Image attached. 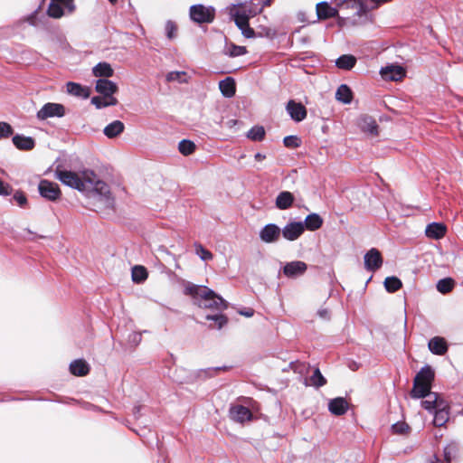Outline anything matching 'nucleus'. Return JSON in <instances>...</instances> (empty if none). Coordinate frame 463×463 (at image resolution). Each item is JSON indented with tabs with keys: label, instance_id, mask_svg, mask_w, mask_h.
Returning <instances> with one entry per match:
<instances>
[{
	"label": "nucleus",
	"instance_id": "29",
	"mask_svg": "<svg viewBox=\"0 0 463 463\" xmlns=\"http://www.w3.org/2000/svg\"><path fill=\"white\" fill-rule=\"evenodd\" d=\"M305 229L314 232L320 229L323 225V219L317 213H310L305 218Z\"/></svg>",
	"mask_w": 463,
	"mask_h": 463
},
{
	"label": "nucleus",
	"instance_id": "27",
	"mask_svg": "<svg viewBox=\"0 0 463 463\" xmlns=\"http://www.w3.org/2000/svg\"><path fill=\"white\" fill-rule=\"evenodd\" d=\"M70 372L75 376H85L90 373V366L85 360L78 359L70 364Z\"/></svg>",
	"mask_w": 463,
	"mask_h": 463
},
{
	"label": "nucleus",
	"instance_id": "42",
	"mask_svg": "<svg viewBox=\"0 0 463 463\" xmlns=\"http://www.w3.org/2000/svg\"><path fill=\"white\" fill-rule=\"evenodd\" d=\"M392 432L399 435H407L409 434L411 428L410 426L404 422V421H399L394 423L392 426Z\"/></svg>",
	"mask_w": 463,
	"mask_h": 463
},
{
	"label": "nucleus",
	"instance_id": "41",
	"mask_svg": "<svg viewBox=\"0 0 463 463\" xmlns=\"http://www.w3.org/2000/svg\"><path fill=\"white\" fill-rule=\"evenodd\" d=\"M247 137L253 141H261L265 137V129L263 127L255 126L249 130Z\"/></svg>",
	"mask_w": 463,
	"mask_h": 463
},
{
	"label": "nucleus",
	"instance_id": "15",
	"mask_svg": "<svg viewBox=\"0 0 463 463\" xmlns=\"http://www.w3.org/2000/svg\"><path fill=\"white\" fill-rule=\"evenodd\" d=\"M380 73L384 80L397 81L405 77L406 71L402 66L390 65L382 68Z\"/></svg>",
	"mask_w": 463,
	"mask_h": 463
},
{
	"label": "nucleus",
	"instance_id": "3",
	"mask_svg": "<svg viewBox=\"0 0 463 463\" xmlns=\"http://www.w3.org/2000/svg\"><path fill=\"white\" fill-rule=\"evenodd\" d=\"M435 378V373L430 365L421 368L413 380V387L410 395L413 399L426 398L431 392V384Z\"/></svg>",
	"mask_w": 463,
	"mask_h": 463
},
{
	"label": "nucleus",
	"instance_id": "37",
	"mask_svg": "<svg viewBox=\"0 0 463 463\" xmlns=\"http://www.w3.org/2000/svg\"><path fill=\"white\" fill-rule=\"evenodd\" d=\"M384 287L388 292L394 293L402 287V283L397 277H387L384 280Z\"/></svg>",
	"mask_w": 463,
	"mask_h": 463
},
{
	"label": "nucleus",
	"instance_id": "9",
	"mask_svg": "<svg viewBox=\"0 0 463 463\" xmlns=\"http://www.w3.org/2000/svg\"><path fill=\"white\" fill-rule=\"evenodd\" d=\"M230 418L239 423H244L252 420L251 411L243 405H232L229 411Z\"/></svg>",
	"mask_w": 463,
	"mask_h": 463
},
{
	"label": "nucleus",
	"instance_id": "43",
	"mask_svg": "<svg viewBox=\"0 0 463 463\" xmlns=\"http://www.w3.org/2000/svg\"><path fill=\"white\" fill-rule=\"evenodd\" d=\"M228 53L231 57H237L247 53V49L245 46H238L232 43L229 46Z\"/></svg>",
	"mask_w": 463,
	"mask_h": 463
},
{
	"label": "nucleus",
	"instance_id": "38",
	"mask_svg": "<svg viewBox=\"0 0 463 463\" xmlns=\"http://www.w3.org/2000/svg\"><path fill=\"white\" fill-rule=\"evenodd\" d=\"M455 282L451 278H445L437 283V289L442 294H448L454 288Z\"/></svg>",
	"mask_w": 463,
	"mask_h": 463
},
{
	"label": "nucleus",
	"instance_id": "47",
	"mask_svg": "<svg viewBox=\"0 0 463 463\" xmlns=\"http://www.w3.org/2000/svg\"><path fill=\"white\" fill-rule=\"evenodd\" d=\"M195 251L203 260L213 259L212 252L204 249L201 244H195Z\"/></svg>",
	"mask_w": 463,
	"mask_h": 463
},
{
	"label": "nucleus",
	"instance_id": "32",
	"mask_svg": "<svg viewBox=\"0 0 463 463\" xmlns=\"http://www.w3.org/2000/svg\"><path fill=\"white\" fill-rule=\"evenodd\" d=\"M92 72L95 77H112L114 74V71L110 64L108 62H99L98 63L92 70Z\"/></svg>",
	"mask_w": 463,
	"mask_h": 463
},
{
	"label": "nucleus",
	"instance_id": "22",
	"mask_svg": "<svg viewBox=\"0 0 463 463\" xmlns=\"http://www.w3.org/2000/svg\"><path fill=\"white\" fill-rule=\"evenodd\" d=\"M295 201V197L292 193L288 191L280 192L275 201V205L279 210H287L290 208Z\"/></svg>",
	"mask_w": 463,
	"mask_h": 463
},
{
	"label": "nucleus",
	"instance_id": "53",
	"mask_svg": "<svg viewBox=\"0 0 463 463\" xmlns=\"http://www.w3.org/2000/svg\"><path fill=\"white\" fill-rule=\"evenodd\" d=\"M12 191L11 185L0 179V195H9L12 194Z\"/></svg>",
	"mask_w": 463,
	"mask_h": 463
},
{
	"label": "nucleus",
	"instance_id": "55",
	"mask_svg": "<svg viewBox=\"0 0 463 463\" xmlns=\"http://www.w3.org/2000/svg\"><path fill=\"white\" fill-rule=\"evenodd\" d=\"M241 30L242 32V34L246 38H251V37H253L255 35V32H254V30L251 27H250V24H248L247 27L241 28Z\"/></svg>",
	"mask_w": 463,
	"mask_h": 463
},
{
	"label": "nucleus",
	"instance_id": "25",
	"mask_svg": "<svg viewBox=\"0 0 463 463\" xmlns=\"http://www.w3.org/2000/svg\"><path fill=\"white\" fill-rule=\"evenodd\" d=\"M67 91L71 95L87 99L90 95V90L88 87H83L79 83L70 81L66 84Z\"/></svg>",
	"mask_w": 463,
	"mask_h": 463
},
{
	"label": "nucleus",
	"instance_id": "56",
	"mask_svg": "<svg viewBox=\"0 0 463 463\" xmlns=\"http://www.w3.org/2000/svg\"><path fill=\"white\" fill-rule=\"evenodd\" d=\"M240 314L246 317H250L253 316L254 314V310L252 308H248L247 310H241L240 311Z\"/></svg>",
	"mask_w": 463,
	"mask_h": 463
},
{
	"label": "nucleus",
	"instance_id": "2",
	"mask_svg": "<svg viewBox=\"0 0 463 463\" xmlns=\"http://www.w3.org/2000/svg\"><path fill=\"white\" fill-rule=\"evenodd\" d=\"M54 175L63 184L77 189L80 192H87L88 187L92 185L94 172L86 170L80 175L72 171L61 169L59 165L54 171Z\"/></svg>",
	"mask_w": 463,
	"mask_h": 463
},
{
	"label": "nucleus",
	"instance_id": "19",
	"mask_svg": "<svg viewBox=\"0 0 463 463\" xmlns=\"http://www.w3.org/2000/svg\"><path fill=\"white\" fill-rule=\"evenodd\" d=\"M316 9L319 20L334 18L338 14V10L332 7L327 2L318 3Z\"/></svg>",
	"mask_w": 463,
	"mask_h": 463
},
{
	"label": "nucleus",
	"instance_id": "34",
	"mask_svg": "<svg viewBox=\"0 0 463 463\" xmlns=\"http://www.w3.org/2000/svg\"><path fill=\"white\" fill-rule=\"evenodd\" d=\"M131 277L135 283H142L147 279L148 271L142 265H135L131 269Z\"/></svg>",
	"mask_w": 463,
	"mask_h": 463
},
{
	"label": "nucleus",
	"instance_id": "12",
	"mask_svg": "<svg viewBox=\"0 0 463 463\" xmlns=\"http://www.w3.org/2000/svg\"><path fill=\"white\" fill-rule=\"evenodd\" d=\"M287 110L291 118L297 122H300L307 118V109L302 103L289 100L287 104Z\"/></svg>",
	"mask_w": 463,
	"mask_h": 463
},
{
	"label": "nucleus",
	"instance_id": "45",
	"mask_svg": "<svg viewBox=\"0 0 463 463\" xmlns=\"http://www.w3.org/2000/svg\"><path fill=\"white\" fill-rule=\"evenodd\" d=\"M284 146L288 148H297L299 146V138L296 136H288L283 139Z\"/></svg>",
	"mask_w": 463,
	"mask_h": 463
},
{
	"label": "nucleus",
	"instance_id": "60",
	"mask_svg": "<svg viewBox=\"0 0 463 463\" xmlns=\"http://www.w3.org/2000/svg\"><path fill=\"white\" fill-rule=\"evenodd\" d=\"M444 454L446 463H450V453L448 451V449H445Z\"/></svg>",
	"mask_w": 463,
	"mask_h": 463
},
{
	"label": "nucleus",
	"instance_id": "59",
	"mask_svg": "<svg viewBox=\"0 0 463 463\" xmlns=\"http://www.w3.org/2000/svg\"><path fill=\"white\" fill-rule=\"evenodd\" d=\"M318 314L323 318H327L328 317V311L326 309L320 310L318 312Z\"/></svg>",
	"mask_w": 463,
	"mask_h": 463
},
{
	"label": "nucleus",
	"instance_id": "8",
	"mask_svg": "<svg viewBox=\"0 0 463 463\" xmlns=\"http://www.w3.org/2000/svg\"><path fill=\"white\" fill-rule=\"evenodd\" d=\"M87 192H93L104 199L106 204L110 205L113 203L110 189L108 184L99 180L97 175L94 173L92 179V185L88 187Z\"/></svg>",
	"mask_w": 463,
	"mask_h": 463
},
{
	"label": "nucleus",
	"instance_id": "46",
	"mask_svg": "<svg viewBox=\"0 0 463 463\" xmlns=\"http://www.w3.org/2000/svg\"><path fill=\"white\" fill-rule=\"evenodd\" d=\"M364 260H383L382 253L379 250L372 248L365 253Z\"/></svg>",
	"mask_w": 463,
	"mask_h": 463
},
{
	"label": "nucleus",
	"instance_id": "26",
	"mask_svg": "<svg viewBox=\"0 0 463 463\" xmlns=\"http://www.w3.org/2000/svg\"><path fill=\"white\" fill-rule=\"evenodd\" d=\"M13 143L15 146V147L18 148L19 150L25 151L32 150L35 146L33 138L30 137H24L22 135H15L13 137Z\"/></svg>",
	"mask_w": 463,
	"mask_h": 463
},
{
	"label": "nucleus",
	"instance_id": "49",
	"mask_svg": "<svg viewBox=\"0 0 463 463\" xmlns=\"http://www.w3.org/2000/svg\"><path fill=\"white\" fill-rule=\"evenodd\" d=\"M165 31L167 38L172 40L176 36L177 25L174 22L168 21L165 24Z\"/></svg>",
	"mask_w": 463,
	"mask_h": 463
},
{
	"label": "nucleus",
	"instance_id": "36",
	"mask_svg": "<svg viewBox=\"0 0 463 463\" xmlns=\"http://www.w3.org/2000/svg\"><path fill=\"white\" fill-rule=\"evenodd\" d=\"M118 103V99L110 98L106 99L104 96H94L91 99V104H93L97 109H102L109 106H115Z\"/></svg>",
	"mask_w": 463,
	"mask_h": 463
},
{
	"label": "nucleus",
	"instance_id": "14",
	"mask_svg": "<svg viewBox=\"0 0 463 463\" xmlns=\"http://www.w3.org/2000/svg\"><path fill=\"white\" fill-rule=\"evenodd\" d=\"M281 230L279 226L273 223L267 224L264 226L260 232V237L261 241L270 243L278 241L280 237Z\"/></svg>",
	"mask_w": 463,
	"mask_h": 463
},
{
	"label": "nucleus",
	"instance_id": "23",
	"mask_svg": "<svg viewBox=\"0 0 463 463\" xmlns=\"http://www.w3.org/2000/svg\"><path fill=\"white\" fill-rule=\"evenodd\" d=\"M219 89L226 98H232L236 92V83L233 78L227 77L219 82Z\"/></svg>",
	"mask_w": 463,
	"mask_h": 463
},
{
	"label": "nucleus",
	"instance_id": "50",
	"mask_svg": "<svg viewBox=\"0 0 463 463\" xmlns=\"http://www.w3.org/2000/svg\"><path fill=\"white\" fill-rule=\"evenodd\" d=\"M185 75H186V73L184 71H172L167 74L166 80L168 81L177 80L180 82H184L185 80L183 79V77H184Z\"/></svg>",
	"mask_w": 463,
	"mask_h": 463
},
{
	"label": "nucleus",
	"instance_id": "40",
	"mask_svg": "<svg viewBox=\"0 0 463 463\" xmlns=\"http://www.w3.org/2000/svg\"><path fill=\"white\" fill-rule=\"evenodd\" d=\"M195 144L187 139H183L179 142L178 149L179 152L184 156H189L195 151Z\"/></svg>",
	"mask_w": 463,
	"mask_h": 463
},
{
	"label": "nucleus",
	"instance_id": "63",
	"mask_svg": "<svg viewBox=\"0 0 463 463\" xmlns=\"http://www.w3.org/2000/svg\"><path fill=\"white\" fill-rule=\"evenodd\" d=\"M462 252H463V250H462Z\"/></svg>",
	"mask_w": 463,
	"mask_h": 463
},
{
	"label": "nucleus",
	"instance_id": "20",
	"mask_svg": "<svg viewBox=\"0 0 463 463\" xmlns=\"http://www.w3.org/2000/svg\"><path fill=\"white\" fill-rule=\"evenodd\" d=\"M430 351L437 355H443L448 351V344L443 337L434 336L429 341Z\"/></svg>",
	"mask_w": 463,
	"mask_h": 463
},
{
	"label": "nucleus",
	"instance_id": "31",
	"mask_svg": "<svg viewBox=\"0 0 463 463\" xmlns=\"http://www.w3.org/2000/svg\"><path fill=\"white\" fill-rule=\"evenodd\" d=\"M335 64L341 70L349 71L356 64V58L351 54H344L336 60Z\"/></svg>",
	"mask_w": 463,
	"mask_h": 463
},
{
	"label": "nucleus",
	"instance_id": "6",
	"mask_svg": "<svg viewBox=\"0 0 463 463\" xmlns=\"http://www.w3.org/2000/svg\"><path fill=\"white\" fill-rule=\"evenodd\" d=\"M38 190L41 196L52 202L58 201L61 196V191L59 185L47 179L40 181Z\"/></svg>",
	"mask_w": 463,
	"mask_h": 463
},
{
	"label": "nucleus",
	"instance_id": "39",
	"mask_svg": "<svg viewBox=\"0 0 463 463\" xmlns=\"http://www.w3.org/2000/svg\"><path fill=\"white\" fill-rule=\"evenodd\" d=\"M47 14L52 18L59 19L63 16L64 10L62 6L58 5V3L52 2L51 0V3L49 4L47 8Z\"/></svg>",
	"mask_w": 463,
	"mask_h": 463
},
{
	"label": "nucleus",
	"instance_id": "16",
	"mask_svg": "<svg viewBox=\"0 0 463 463\" xmlns=\"http://www.w3.org/2000/svg\"><path fill=\"white\" fill-rule=\"evenodd\" d=\"M307 270L306 262H287L283 267V273L288 278H297Z\"/></svg>",
	"mask_w": 463,
	"mask_h": 463
},
{
	"label": "nucleus",
	"instance_id": "44",
	"mask_svg": "<svg viewBox=\"0 0 463 463\" xmlns=\"http://www.w3.org/2000/svg\"><path fill=\"white\" fill-rule=\"evenodd\" d=\"M207 320H214L217 323V327L221 329L223 326H225L228 323V317L223 314H218V315H208L206 316Z\"/></svg>",
	"mask_w": 463,
	"mask_h": 463
},
{
	"label": "nucleus",
	"instance_id": "58",
	"mask_svg": "<svg viewBox=\"0 0 463 463\" xmlns=\"http://www.w3.org/2000/svg\"><path fill=\"white\" fill-rule=\"evenodd\" d=\"M254 157L257 161H262L266 158V156L261 153H257Z\"/></svg>",
	"mask_w": 463,
	"mask_h": 463
},
{
	"label": "nucleus",
	"instance_id": "57",
	"mask_svg": "<svg viewBox=\"0 0 463 463\" xmlns=\"http://www.w3.org/2000/svg\"><path fill=\"white\" fill-rule=\"evenodd\" d=\"M370 1L373 2V4H375L376 6H379L381 5L392 2V0H370Z\"/></svg>",
	"mask_w": 463,
	"mask_h": 463
},
{
	"label": "nucleus",
	"instance_id": "62",
	"mask_svg": "<svg viewBox=\"0 0 463 463\" xmlns=\"http://www.w3.org/2000/svg\"><path fill=\"white\" fill-rule=\"evenodd\" d=\"M109 3H111L112 5L116 4L118 2V0H109Z\"/></svg>",
	"mask_w": 463,
	"mask_h": 463
},
{
	"label": "nucleus",
	"instance_id": "61",
	"mask_svg": "<svg viewBox=\"0 0 463 463\" xmlns=\"http://www.w3.org/2000/svg\"><path fill=\"white\" fill-rule=\"evenodd\" d=\"M260 1L262 3V7L269 6L271 5V3L273 2V0H260Z\"/></svg>",
	"mask_w": 463,
	"mask_h": 463
},
{
	"label": "nucleus",
	"instance_id": "4",
	"mask_svg": "<svg viewBox=\"0 0 463 463\" xmlns=\"http://www.w3.org/2000/svg\"><path fill=\"white\" fill-rule=\"evenodd\" d=\"M190 18L197 24H210L215 18V9L203 5H194L189 10Z\"/></svg>",
	"mask_w": 463,
	"mask_h": 463
},
{
	"label": "nucleus",
	"instance_id": "7",
	"mask_svg": "<svg viewBox=\"0 0 463 463\" xmlns=\"http://www.w3.org/2000/svg\"><path fill=\"white\" fill-rule=\"evenodd\" d=\"M65 115V108L62 104L48 102L37 112V118L45 120L49 118H61Z\"/></svg>",
	"mask_w": 463,
	"mask_h": 463
},
{
	"label": "nucleus",
	"instance_id": "24",
	"mask_svg": "<svg viewBox=\"0 0 463 463\" xmlns=\"http://www.w3.org/2000/svg\"><path fill=\"white\" fill-rule=\"evenodd\" d=\"M428 399L421 402V406L430 411H432L433 410L439 409V404L441 402H447L443 398L440 397V395L438 392H430V394L427 395Z\"/></svg>",
	"mask_w": 463,
	"mask_h": 463
},
{
	"label": "nucleus",
	"instance_id": "33",
	"mask_svg": "<svg viewBox=\"0 0 463 463\" xmlns=\"http://www.w3.org/2000/svg\"><path fill=\"white\" fill-rule=\"evenodd\" d=\"M327 383L326 379L322 375L320 370L316 368L314 370L313 374L309 377V379L306 380V385H311L316 388H320L326 385Z\"/></svg>",
	"mask_w": 463,
	"mask_h": 463
},
{
	"label": "nucleus",
	"instance_id": "28",
	"mask_svg": "<svg viewBox=\"0 0 463 463\" xmlns=\"http://www.w3.org/2000/svg\"><path fill=\"white\" fill-rule=\"evenodd\" d=\"M125 129V125L120 120H114L105 127L103 132L109 138H114L119 136Z\"/></svg>",
	"mask_w": 463,
	"mask_h": 463
},
{
	"label": "nucleus",
	"instance_id": "5",
	"mask_svg": "<svg viewBox=\"0 0 463 463\" xmlns=\"http://www.w3.org/2000/svg\"><path fill=\"white\" fill-rule=\"evenodd\" d=\"M337 5L345 12L346 18L361 17L367 13V6L364 0H338Z\"/></svg>",
	"mask_w": 463,
	"mask_h": 463
},
{
	"label": "nucleus",
	"instance_id": "35",
	"mask_svg": "<svg viewBox=\"0 0 463 463\" xmlns=\"http://www.w3.org/2000/svg\"><path fill=\"white\" fill-rule=\"evenodd\" d=\"M256 14V12L250 11V14H246L245 11L240 12L237 11L235 14H233V19L236 24V25L241 29L244 27H247L249 24V20L250 16H253Z\"/></svg>",
	"mask_w": 463,
	"mask_h": 463
},
{
	"label": "nucleus",
	"instance_id": "52",
	"mask_svg": "<svg viewBox=\"0 0 463 463\" xmlns=\"http://www.w3.org/2000/svg\"><path fill=\"white\" fill-rule=\"evenodd\" d=\"M52 2L58 3L61 6H63L68 10L69 13H72L75 10L74 0H52Z\"/></svg>",
	"mask_w": 463,
	"mask_h": 463
},
{
	"label": "nucleus",
	"instance_id": "18",
	"mask_svg": "<svg viewBox=\"0 0 463 463\" xmlns=\"http://www.w3.org/2000/svg\"><path fill=\"white\" fill-rule=\"evenodd\" d=\"M358 125L364 132H368L373 136L378 135V125L373 117L362 115L358 119Z\"/></svg>",
	"mask_w": 463,
	"mask_h": 463
},
{
	"label": "nucleus",
	"instance_id": "10",
	"mask_svg": "<svg viewBox=\"0 0 463 463\" xmlns=\"http://www.w3.org/2000/svg\"><path fill=\"white\" fill-rule=\"evenodd\" d=\"M304 232L305 226L301 222H291L281 230V234L286 240L292 241L298 239Z\"/></svg>",
	"mask_w": 463,
	"mask_h": 463
},
{
	"label": "nucleus",
	"instance_id": "48",
	"mask_svg": "<svg viewBox=\"0 0 463 463\" xmlns=\"http://www.w3.org/2000/svg\"><path fill=\"white\" fill-rule=\"evenodd\" d=\"M13 128L10 124L6 122H0V138L9 137L13 135Z\"/></svg>",
	"mask_w": 463,
	"mask_h": 463
},
{
	"label": "nucleus",
	"instance_id": "51",
	"mask_svg": "<svg viewBox=\"0 0 463 463\" xmlns=\"http://www.w3.org/2000/svg\"><path fill=\"white\" fill-rule=\"evenodd\" d=\"M13 200L21 207H24L27 203V198L24 192L16 191L13 196Z\"/></svg>",
	"mask_w": 463,
	"mask_h": 463
},
{
	"label": "nucleus",
	"instance_id": "54",
	"mask_svg": "<svg viewBox=\"0 0 463 463\" xmlns=\"http://www.w3.org/2000/svg\"><path fill=\"white\" fill-rule=\"evenodd\" d=\"M383 262H364V267L367 270L374 271L381 268Z\"/></svg>",
	"mask_w": 463,
	"mask_h": 463
},
{
	"label": "nucleus",
	"instance_id": "1",
	"mask_svg": "<svg viewBox=\"0 0 463 463\" xmlns=\"http://www.w3.org/2000/svg\"><path fill=\"white\" fill-rule=\"evenodd\" d=\"M184 293L191 296L194 304L202 308L222 311L228 307L227 302L222 297L205 286L188 283L184 287Z\"/></svg>",
	"mask_w": 463,
	"mask_h": 463
},
{
	"label": "nucleus",
	"instance_id": "17",
	"mask_svg": "<svg viewBox=\"0 0 463 463\" xmlns=\"http://www.w3.org/2000/svg\"><path fill=\"white\" fill-rule=\"evenodd\" d=\"M329 411L335 416H342L348 411V402L343 397L330 400L328 402Z\"/></svg>",
	"mask_w": 463,
	"mask_h": 463
},
{
	"label": "nucleus",
	"instance_id": "30",
	"mask_svg": "<svg viewBox=\"0 0 463 463\" xmlns=\"http://www.w3.org/2000/svg\"><path fill=\"white\" fill-rule=\"evenodd\" d=\"M335 99L344 104H349L353 99V92L347 85L342 84L336 90Z\"/></svg>",
	"mask_w": 463,
	"mask_h": 463
},
{
	"label": "nucleus",
	"instance_id": "13",
	"mask_svg": "<svg viewBox=\"0 0 463 463\" xmlns=\"http://www.w3.org/2000/svg\"><path fill=\"white\" fill-rule=\"evenodd\" d=\"M449 404L448 402H441L439 409L435 411L433 424L436 427H443L449 419Z\"/></svg>",
	"mask_w": 463,
	"mask_h": 463
},
{
	"label": "nucleus",
	"instance_id": "21",
	"mask_svg": "<svg viewBox=\"0 0 463 463\" xmlns=\"http://www.w3.org/2000/svg\"><path fill=\"white\" fill-rule=\"evenodd\" d=\"M447 227L441 222H432L426 227L425 233L428 238L439 240L445 236Z\"/></svg>",
	"mask_w": 463,
	"mask_h": 463
},
{
	"label": "nucleus",
	"instance_id": "11",
	"mask_svg": "<svg viewBox=\"0 0 463 463\" xmlns=\"http://www.w3.org/2000/svg\"><path fill=\"white\" fill-rule=\"evenodd\" d=\"M95 90L109 99L114 98L113 94L118 92V88L115 82L108 79H99L96 81Z\"/></svg>",
	"mask_w": 463,
	"mask_h": 463
}]
</instances>
